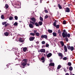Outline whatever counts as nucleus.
<instances>
[{"mask_svg": "<svg viewBox=\"0 0 75 75\" xmlns=\"http://www.w3.org/2000/svg\"><path fill=\"white\" fill-rule=\"evenodd\" d=\"M14 18L16 20H18V17L17 16H15Z\"/></svg>", "mask_w": 75, "mask_h": 75, "instance_id": "nucleus-36", "label": "nucleus"}, {"mask_svg": "<svg viewBox=\"0 0 75 75\" xmlns=\"http://www.w3.org/2000/svg\"><path fill=\"white\" fill-rule=\"evenodd\" d=\"M51 56H52V54L51 53H49L47 55V58H50V57Z\"/></svg>", "mask_w": 75, "mask_h": 75, "instance_id": "nucleus-7", "label": "nucleus"}, {"mask_svg": "<svg viewBox=\"0 0 75 75\" xmlns=\"http://www.w3.org/2000/svg\"><path fill=\"white\" fill-rule=\"evenodd\" d=\"M46 47H49V44H46Z\"/></svg>", "mask_w": 75, "mask_h": 75, "instance_id": "nucleus-48", "label": "nucleus"}, {"mask_svg": "<svg viewBox=\"0 0 75 75\" xmlns=\"http://www.w3.org/2000/svg\"><path fill=\"white\" fill-rule=\"evenodd\" d=\"M48 31L49 33H52V30H51L49 29L48 30Z\"/></svg>", "mask_w": 75, "mask_h": 75, "instance_id": "nucleus-22", "label": "nucleus"}, {"mask_svg": "<svg viewBox=\"0 0 75 75\" xmlns=\"http://www.w3.org/2000/svg\"><path fill=\"white\" fill-rule=\"evenodd\" d=\"M8 26V25H7V24L6 23L5 24V27H7V26Z\"/></svg>", "mask_w": 75, "mask_h": 75, "instance_id": "nucleus-50", "label": "nucleus"}, {"mask_svg": "<svg viewBox=\"0 0 75 75\" xmlns=\"http://www.w3.org/2000/svg\"><path fill=\"white\" fill-rule=\"evenodd\" d=\"M65 40L67 42H68V38H66L65 39Z\"/></svg>", "mask_w": 75, "mask_h": 75, "instance_id": "nucleus-47", "label": "nucleus"}, {"mask_svg": "<svg viewBox=\"0 0 75 75\" xmlns=\"http://www.w3.org/2000/svg\"><path fill=\"white\" fill-rule=\"evenodd\" d=\"M64 51L65 52H67V46L65 45H64Z\"/></svg>", "mask_w": 75, "mask_h": 75, "instance_id": "nucleus-12", "label": "nucleus"}, {"mask_svg": "<svg viewBox=\"0 0 75 75\" xmlns=\"http://www.w3.org/2000/svg\"><path fill=\"white\" fill-rule=\"evenodd\" d=\"M56 28H59V25H57L56 26Z\"/></svg>", "mask_w": 75, "mask_h": 75, "instance_id": "nucleus-40", "label": "nucleus"}, {"mask_svg": "<svg viewBox=\"0 0 75 75\" xmlns=\"http://www.w3.org/2000/svg\"><path fill=\"white\" fill-rule=\"evenodd\" d=\"M67 70H68V69H69V68L68 67H67Z\"/></svg>", "mask_w": 75, "mask_h": 75, "instance_id": "nucleus-56", "label": "nucleus"}, {"mask_svg": "<svg viewBox=\"0 0 75 75\" xmlns=\"http://www.w3.org/2000/svg\"><path fill=\"white\" fill-rule=\"evenodd\" d=\"M65 11L67 13H69L70 12V9L69 8L67 7L65 9Z\"/></svg>", "mask_w": 75, "mask_h": 75, "instance_id": "nucleus-5", "label": "nucleus"}, {"mask_svg": "<svg viewBox=\"0 0 75 75\" xmlns=\"http://www.w3.org/2000/svg\"><path fill=\"white\" fill-rule=\"evenodd\" d=\"M7 23V22H4L2 23V24L3 25H4V24L5 25V24H6Z\"/></svg>", "mask_w": 75, "mask_h": 75, "instance_id": "nucleus-41", "label": "nucleus"}, {"mask_svg": "<svg viewBox=\"0 0 75 75\" xmlns=\"http://www.w3.org/2000/svg\"><path fill=\"white\" fill-rule=\"evenodd\" d=\"M19 23H21V21H19Z\"/></svg>", "mask_w": 75, "mask_h": 75, "instance_id": "nucleus-59", "label": "nucleus"}, {"mask_svg": "<svg viewBox=\"0 0 75 75\" xmlns=\"http://www.w3.org/2000/svg\"><path fill=\"white\" fill-rule=\"evenodd\" d=\"M71 37V35L69 33H67V37Z\"/></svg>", "mask_w": 75, "mask_h": 75, "instance_id": "nucleus-24", "label": "nucleus"}, {"mask_svg": "<svg viewBox=\"0 0 75 75\" xmlns=\"http://www.w3.org/2000/svg\"><path fill=\"white\" fill-rule=\"evenodd\" d=\"M67 65H69V66H70L72 65V64H71V62H69L67 64Z\"/></svg>", "mask_w": 75, "mask_h": 75, "instance_id": "nucleus-30", "label": "nucleus"}, {"mask_svg": "<svg viewBox=\"0 0 75 75\" xmlns=\"http://www.w3.org/2000/svg\"><path fill=\"white\" fill-rule=\"evenodd\" d=\"M60 43L62 45V47H63L64 45V43L63 42V41H60Z\"/></svg>", "mask_w": 75, "mask_h": 75, "instance_id": "nucleus-16", "label": "nucleus"}, {"mask_svg": "<svg viewBox=\"0 0 75 75\" xmlns=\"http://www.w3.org/2000/svg\"><path fill=\"white\" fill-rule=\"evenodd\" d=\"M63 60H66L67 59V58L66 57H65L63 58Z\"/></svg>", "mask_w": 75, "mask_h": 75, "instance_id": "nucleus-44", "label": "nucleus"}, {"mask_svg": "<svg viewBox=\"0 0 75 75\" xmlns=\"http://www.w3.org/2000/svg\"><path fill=\"white\" fill-rule=\"evenodd\" d=\"M62 23H63V24H66V21H65V20L63 21Z\"/></svg>", "mask_w": 75, "mask_h": 75, "instance_id": "nucleus-42", "label": "nucleus"}, {"mask_svg": "<svg viewBox=\"0 0 75 75\" xmlns=\"http://www.w3.org/2000/svg\"><path fill=\"white\" fill-rule=\"evenodd\" d=\"M44 9L45 10H46V8L45 7L44 8Z\"/></svg>", "mask_w": 75, "mask_h": 75, "instance_id": "nucleus-61", "label": "nucleus"}, {"mask_svg": "<svg viewBox=\"0 0 75 75\" xmlns=\"http://www.w3.org/2000/svg\"><path fill=\"white\" fill-rule=\"evenodd\" d=\"M27 65L28 66H29V65H30V64H29V63H28V64H27Z\"/></svg>", "mask_w": 75, "mask_h": 75, "instance_id": "nucleus-54", "label": "nucleus"}, {"mask_svg": "<svg viewBox=\"0 0 75 75\" xmlns=\"http://www.w3.org/2000/svg\"><path fill=\"white\" fill-rule=\"evenodd\" d=\"M53 35L54 36V37H56L57 36V33H55V32H54L52 33Z\"/></svg>", "mask_w": 75, "mask_h": 75, "instance_id": "nucleus-25", "label": "nucleus"}, {"mask_svg": "<svg viewBox=\"0 0 75 75\" xmlns=\"http://www.w3.org/2000/svg\"><path fill=\"white\" fill-rule=\"evenodd\" d=\"M35 34L36 36H38L40 35V33L38 32L36 33Z\"/></svg>", "mask_w": 75, "mask_h": 75, "instance_id": "nucleus-28", "label": "nucleus"}, {"mask_svg": "<svg viewBox=\"0 0 75 75\" xmlns=\"http://www.w3.org/2000/svg\"><path fill=\"white\" fill-rule=\"evenodd\" d=\"M29 26L30 28H33L34 27V26H33V25L31 23H30L29 24Z\"/></svg>", "mask_w": 75, "mask_h": 75, "instance_id": "nucleus-9", "label": "nucleus"}, {"mask_svg": "<svg viewBox=\"0 0 75 75\" xmlns=\"http://www.w3.org/2000/svg\"><path fill=\"white\" fill-rule=\"evenodd\" d=\"M41 61H42V62H45V58H44V57H42L41 58Z\"/></svg>", "mask_w": 75, "mask_h": 75, "instance_id": "nucleus-10", "label": "nucleus"}, {"mask_svg": "<svg viewBox=\"0 0 75 75\" xmlns=\"http://www.w3.org/2000/svg\"><path fill=\"white\" fill-rule=\"evenodd\" d=\"M23 63H22V65L23 66H25L27 65V59H24L23 60Z\"/></svg>", "mask_w": 75, "mask_h": 75, "instance_id": "nucleus-3", "label": "nucleus"}, {"mask_svg": "<svg viewBox=\"0 0 75 75\" xmlns=\"http://www.w3.org/2000/svg\"><path fill=\"white\" fill-rule=\"evenodd\" d=\"M38 24L40 25H41L42 24V22L40 21L38 22Z\"/></svg>", "mask_w": 75, "mask_h": 75, "instance_id": "nucleus-26", "label": "nucleus"}, {"mask_svg": "<svg viewBox=\"0 0 75 75\" xmlns=\"http://www.w3.org/2000/svg\"><path fill=\"white\" fill-rule=\"evenodd\" d=\"M65 75H69V74H68V73H66L65 74Z\"/></svg>", "mask_w": 75, "mask_h": 75, "instance_id": "nucleus-51", "label": "nucleus"}, {"mask_svg": "<svg viewBox=\"0 0 75 75\" xmlns=\"http://www.w3.org/2000/svg\"><path fill=\"white\" fill-rule=\"evenodd\" d=\"M41 43L42 44H45V41H42Z\"/></svg>", "mask_w": 75, "mask_h": 75, "instance_id": "nucleus-43", "label": "nucleus"}, {"mask_svg": "<svg viewBox=\"0 0 75 75\" xmlns=\"http://www.w3.org/2000/svg\"><path fill=\"white\" fill-rule=\"evenodd\" d=\"M62 33V36L63 38H65L66 37L67 38V32H66V30L65 29H64L63 30Z\"/></svg>", "mask_w": 75, "mask_h": 75, "instance_id": "nucleus-1", "label": "nucleus"}, {"mask_svg": "<svg viewBox=\"0 0 75 75\" xmlns=\"http://www.w3.org/2000/svg\"><path fill=\"white\" fill-rule=\"evenodd\" d=\"M44 11L45 12V13H48V11L47 10H45Z\"/></svg>", "mask_w": 75, "mask_h": 75, "instance_id": "nucleus-46", "label": "nucleus"}, {"mask_svg": "<svg viewBox=\"0 0 75 75\" xmlns=\"http://www.w3.org/2000/svg\"><path fill=\"white\" fill-rule=\"evenodd\" d=\"M46 54H47V52L46 53Z\"/></svg>", "mask_w": 75, "mask_h": 75, "instance_id": "nucleus-64", "label": "nucleus"}, {"mask_svg": "<svg viewBox=\"0 0 75 75\" xmlns=\"http://www.w3.org/2000/svg\"><path fill=\"white\" fill-rule=\"evenodd\" d=\"M27 50V48L26 47H24L23 50V51L24 52H25L26 51V50Z\"/></svg>", "mask_w": 75, "mask_h": 75, "instance_id": "nucleus-17", "label": "nucleus"}, {"mask_svg": "<svg viewBox=\"0 0 75 75\" xmlns=\"http://www.w3.org/2000/svg\"><path fill=\"white\" fill-rule=\"evenodd\" d=\"M62 33V32H61V30H60L59 29V30L57 31V34H59V36H60V37H61V34Z\"/></svg>", "mask_w": 75, "mask_h": 75, "instance_id": "nucleus-6", "label": "nucleus"}, {"mask_svg": "<svg viewBox=\"0 0 75 75\" xmlns=\"http://www.w3.org/2000/svg\"><path fill=\"white\" fill-rule=\"evenodd\" d=\"M50 62H52V60H50Z\"/></svg>", "mask_w": 75, "mask_h": 75, "instance_id": "nucleus-53", "label": "nucleus"}, {"mask_svg": "<svg viewBox=\"0 0 75 75\" xmlns=\"http://www.w3.org/2000/svg\"><path fill=\"white\" fill-rule=\"evenodd\" d=\"M31 20H32V21H34L35 22V21H36V20H35V18L34 17L32 18H31Z\"/></svg>", "mask_w": 75, "mask_h": 75, "instance_id": "nucleus-20", "label": "nucleus"}, {"mask_svg": "<svg viewBox=\"0 0 75 75\" xmlns=\"http://www.w3.org/2000/svg\"><path fill=\"white\" fill-rule=\"evenodd\" d=\"M31 35H33V36H34L35 35V33H30V34Z\"/></svg>", "mask_w": 75, "mask_h": 75, "instance_id": "nucleus-38", "label": "nucleus"}, {"mask_svg": "<svg viewBox=\"0 0 75 75\" xmlns=\"http://www.w3.org/2000/svg\"><path fill=\"white\" fill-rule=\"evenodd\" d=\"M67 47L68 50H71V51H72L74 50V47H73V46L71 47L70 46L68 45V44H67Z\"/></svg>", "mask_w": 75, "mask_h": 75, "instance_id": "nucleus-2", "label": "nucleus"}, {"mask_svg": "<svg viewBox=\"0 0 75 75\" xmlns=\"http://www.w3.org/2000/svg\"><path fill=\"white\" fill-rule=\"evenodd\" d=\"M13 19V17L12 16L10 17L9 18V20H12Z\"/></svg>", "mask_w": 75, "mask_h": 75, "instance_id": "nucleus-29", "label": "nucleus"}, {"mask_svg": "<svg viewBox=\"0 0 75 75\" xmlns=\"http://www.w3.org/2000/svg\"><path fill=\"white\" fill-rule=\"evenodd\" d=\"M40 51L41 52H45V50L43 49H42L40 50Z\"/></svg>", "mask_w": 75, "mask_h": 75, "instance_id": "nucleus-11", "label": "nucleus"}, {"mask_svg": "<svg viewBox=\"0 0 75 75\" xmlns=\"http://www.w3.org/2000/svg\"><path fill=\"white\" fill-rule=\"evenodd\" d=\"M63 69H64V72H67V71H68V70H66V69L65 68H63Z\"/></svg>", "mask_w": 75, "mask_h": 75, "instance_id": "nucleus-45", "label": "nucleus"}, {"mask_svg": "<svg viewBox=\"0 0 75 75\" xmlns=\"http://www.w3.org/2000/svg\"><path fill=\"white\" fill-rule=\"evenodd\" d=\"M24 67H22V68H24Z\"/></svg>", "mask_w": 75, "mask_h": 75, "instance_id": "nucleus-62", "label": "nucleus"}, {"mask_svg": "<svg viewBox=\"0 0 75 75\" xmlns=\"http://www.w3.org/2000/svg\"><path fill=\"white\" fill-rule=\"evenodd\" d=\"M36 44H38L39 43V41H37L36 42Z\"/></svg>", "mask_w": 75, "mask_h": 75, "instance_id": "nucleus-52", "label": "nucleus"}, {"mask_svg": "<svg viewBox=\"0 0 75 75\" xmlns=\"http://www.w3.org/2000/svg\"><path fill=\"white\" fill-rule=\"evenodd\" d=\"M41 38H45V39H47L48 38V36L47 35H42L41 36Z\"/></svg>", "mask_w": 75, "mask_h": 75, "instance_id": "nucleus-4", "label": "nucleus"}, {"mask_svg": "<svg viewBox=\"0 0 75 75\" xmlns=\"http://www.w3.org/2000/svg\"><path fill=\"white\" fill-rule=\"evenodd\" d=\"M35 39V37H31L29 38L30 41H33Z\"/></svg>", "mask_w": 75, "mask_h": 75, "instance_id": "nucleus-8", "label": "nucleus"}, {"mask_svg": "<svg viewBox=\"0 0 75 75\" xmlns=\"http://www.w3.org/2000/svg\"><path fill=\"white\" fill-rule=\"evenodd\" d=\"M35 24L36 27H39V25L38 24V23L36 22L35 23Z\"/></svg>", "mask_w": 75, "mask_h": 75, "instance_id": "nucleus-27", "label": "nucleus"}, {"mask_svg": "<svg viewBox=\"0 0 75 75\" xmlns=\"http://www.w3.org/2000/svg\"><path fill=\"white\" fill-rule=\"evenodd\" d=\"M5 7L7 9V8H8V5L7 4H6L5 6Z\"/></svg>", "mask_w": 75, "mask_h": 75, "instance_id": "nucleus-35", "label": "nucleus"}, {"mask_svg": "<svg viewBox=\"0 0 75 75\" xmlns=\"http://www.w3.org/2000/svg\"><path fill=\"white\" fill-rule=\"evenodd\" d=\"M57 20H55L54 22L53 23V25L54 27H56V23H57Z\"/></svg>", "mask_w": 75, "mask_h": 75, "instance_id": "nucleus-15", "label": "nucleus"}, {"mask_svg": "<svg viewBox=\"0 0 75 75\" xmlns=\"http://www.w3.org/2000/svg\"><path fill=\"white\" fill-rule=\"evenodd\" d=\"M18 24V23H17V22H16L13 24L14 25H15V26H16V25H17Z\"/></svg>", "mask_w": 75, "mask_h": 75, "instance_id": "nucleus-37", "label": "nucleus"}, {"mask_svg": "<svg viewBox=\"0 0 75 75\" xmlns=\"http://www.w3.org/2000/svg\"><path fill=\"white\" fill-rule=\"evenodd\" d=\"M49 66H54V63H50L49 65Z\"/></svg>", "mask_w": 75, "mask_h": 75, "instance_id": "nucleus-19", "label": "nucleus"}, {"mask_svg": "<svg viewBox=\"0 0 75 75\" xmlns=\"http://www.w3.org/2000/svg\"><path fill=\"white\" fill-rule=\"evenodd\" d=\"M69 70L70 71H72L73 70V68L71 66H70L69 67Z\"/></svg>", "mask_w": 75, "mask_h": 75, "instance_id": "nucleus-18", "label": "nucleus"}, {"mask_svg": "<svg viewBox=\"0 0 75 75\" xmlns=\"http://www.w3.org/2000/svg\"><path fill=\"white\" fill-rule=\"evenodd\" d=\"M44 47H45V46L44 45L42 46V48H44Z\"/></svg>", "mask_w": 75, "mask_h": 75, "instance_id": "nucleus-55", "label": "nucleus"}, {"mask_svg": "<svg viewBox=\"0 0 75 75\" xmlns=\"http://www.w3.org/2000/svg\"><path fill=\"white\" fill-rule=\"evenodd\" d=\"M1 19H4V15H2L1 16Z\"/></svg>", "mask_w": 75, "mask_h": 75, "instance_id": "nucleus-32", "label": "nucleus"}, {"mask_svg": "<svg viewBox=\"0 0 75 75\" xmlns=\"http://www.w3.org/2000/svg\"><path fill=\"white\" fill-rule=\"evenodd\" d=\"M58 55H59V57H62V54L61 53H59L58 54Z\"/></svg>", "mask_w": 75, "mask_h": 75, "instance_id": "nucleus-34", "label": "nucleus"}, {"mask_svg": "<svg viewBox=\"0 0 75 75\" xmlns=\"http://www.w3.org/2000/svg\"><path fill=\"white\" fill-rule=\"evenodd\" d=\"M61 67H62V66H61V65H58L57 67V69H60V68H61Z\"/></svg>", "mask_w": 75, "mask_h": 75, "instance_id": "nucleus-23", "label": "nucleus"}, {"mask_svg": "<svg viewBox=\"0 0 75 75\" xmlns=\"http://www.w3.org/2000/svg\"><path fill=\"white\" fill-rule=\"evenodd\" d=\"M33 32H34V33H37V30H33Z\"/></svg>", "mask_w": 75, "mask_h": 75, "instance_id": "nucleus-49", "label": "nucleus"}, {"mask_svg": "<svg viewBox=\"0 0 75 75\" xmlns=\"http://www.w3.org/2000/svg\"><path fill=\"white\" fill-rule=\"evenodd\" d=\"M40 21H43V18H42V17H40Z\"/></svg>", "mask_w": 75, "mask_h": 75, "instance_id": "nucleus-31", "label": "nucleus"}, {"mask_svg": "<svg viewBox=\"0 0 75 75\" xmlns=\"http://www.w3.org/2000/svg\"><path fill=\"white\" fill-rule=\"evenodd\" d=\"M61 57V59H62V57H63L62 56V57Z\"/></svg>", "mask_w": 75, "mask_h": 75, "instance_id": "nucleus-60", "label": "nucleus"}, {"mask_svg": "<svg viewBox=\"0 0 75 75\" xmlns=\"http://www.w3.org/2000/svg\"><path fill=\"white\" fill-rule=\"evenodd\" d=\"M9 34V33H8L7 32H6L4 33V35L5 36H8Z\"/></svg>", "mask_w": 75, "mask_h": 75, "instance_id": "nucleus-14", "label": "nucleus"}, {"mask_svg": "<svg viewBox=\"0 0 75 75\" xmlns=\"http://www.w3.org/2000/svg\"><path fill=\"white\" fill-rule=\"evenodd\" d=\"M35 21L33 22V21H30V23H32V24H33V25H34V24H35Z\"/></svg>", "mask_w": 75, "mask_h": 75, "instance_id": "nucleus-39", "label": "nucleus"}, {"mask_svg": "<svg viewBox=\"0 0 75 75\" xmlns=\"http://www.w3.org/2000/svg\"><path fill=\"white\" fill-rule=\"evenodd\" d=\"M40 3H42V0H40Z\"/></svg>", "mask_w": 75, "mask_h": 75, "instance_id": "nucleus-57", "label": "nucleus"}, {"mask_svg": "<svg viewBox=\"0 0 75 75\" xmlns=\"http://www.w3.org/2000/svg\"><path fill=\"white\" fill-rule=\"evenodd\" d=\"M58 6L59 8V9H62V6H61V5H60V4H58Z\"/></svg>", "mask_w": 75, "mask_h": 75, "instance_id": "nucleus-21", "label": "nucleus"}, {"mask_svg": "<svg viewBox=\"0 0 75 75\" xmlns=\"http://www.w3.org/2000/svg\"><path fill=\"white\" fill-rule=\"evenodd\" d=\"M19 41L21 42H24V39L22 38H20Z\"/></svg>", "mask_w": 75, "mask_h": 75, "instance_id": "nucleus-13", "label": "nucleus"}, {"mask_svg": "<svg viewBox=\"0 0 75 75\" xmlns=\"http://www.w3.org/2000/svg\"><path fill=\"white\" fill-rule=\"evenodd\" d=\"M48 18V16L47 15H46L45 16V19H47V18Z\"/></svg>", "mask_w": 75, "mask_h": 75, "instance_id": "nucleus-33", "label": "nucleus"}, {"mask_svg": "<svg viewBox=\"0 0 75 75\" xmlns=\"http://www.w3.org/2000/svg\"><path fill=\"white\" fill-rule=\"evenodd\" d=\"M11 70H12V69H11Z\"/></svg>", "mask_w": 75, "mask_h": 75, "instance_id": "nucleus-63", "label": "nucleus"}, {"mask_svg": "<svg viewBox=\"0 0 75 75\" xmlns=\"http://www.w3.org/2000/svg\"><path fill=\"white\" fill-rule=\"evenodd\" d=\"M6 24H7V25H9V24L7 23H6Z\"/></svg>", "mask_w": 75, "mask_h": 75, "instance_id": "nucleus-58", "label": "nucleus"}]
</instances>
